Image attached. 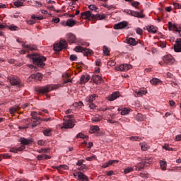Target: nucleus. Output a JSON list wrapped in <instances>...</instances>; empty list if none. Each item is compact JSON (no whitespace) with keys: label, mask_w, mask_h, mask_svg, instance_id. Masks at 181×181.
I'll return each instance as SVG.
<instances>
[{"label":"nucleus","mask_w":181,"mask_h":181,"mask_svg":"<svg viewBox=\"0 0 181 181\" xmlns=\"http://www.w3.org/2000/svg\"><path fill=\"white\" fill-rule=\"evenodd\" d=\"M28 57H30V59H32L34 64H37V66H40V67L45 66V63L43 62H46L45 57L40 56L39 54H28Z\"/></svg>","instance_id":"f257e3e1"},{"label":"nucleus","mask_w":181,"mask_h":181,"mask_svg":"<svg viewBox=\"0 0 181 181\" xmlns=\"http://www.w3.org/2000/svg\"><path fill=\"white\" fill-rule=\"evenodd\" d=\"M8 81L11 86H18V87H23V84L21 83V79L18 76H8Z\"/></svg>","instance_id":"f03ea898"},{"label":"nucleus","mask_w":181,"mask_h":181,"mask_svg":"<svg viewBox=\"0 0 181 181\" xmlns=\"http://www.w3.org/2000/svg\"><path fill=\"white\" fill-rule=\"evenodd\" d=\"M66 47H67V42L64 40H61L59 43L54 45V50L55 52H60L63 49H66Z\"/></svg>","instance_id":"7ed1b4c3"},{"label":"nucleus","mask_w":181,"mask_h":181,"mask_svg":"<svg viewBox=\"0 0 181 181\" xmlns=\"http://www.w3.org/2000/svg\"><path fill=\"white\" fill-rule=\"evenodd\" d=\"M131 69H132V66L127 64L115 67V70H117V71H128V70H131Z\"/></svg>","instance_id":"20e7f679"},{"label":"nucleus","mask_w":181,"mask_h":181,"mask_svg":"<svg viewBox=\"0 0 181 181\" xmlns=\"http://www.w3.org/2000/svg\"><path fill=\"white\" fill-rule=\"evenodd\" d=\"M163 60L165 64H169L170 66L175 63V59L172 55H165L163 57Z\"/></svg>","instance_id":"39448f33"},{"label":"nucleus","mask_w":181,"mask_h":181,"mask_svg":"<svg viewBox=\"0 0 181 181\" xmlns=\"http://www.w3.org/2000/svg\"><path fill=\"white\" fill-rule=\"evenodd\" d=\"M63 125L64 126L61 127L62 129H63L64 128L65 129H69L74 127V123H73V121H71V119H68V120H64Z\"/></svg>","instance_id":"423d86ee"},{"label":"nucleus","mask_w":181,"mask_h":181,"mask_svg":"<svg viewBox=\"0 0 181 181\" xmlns=\"http://www.w3.org/2000/svg\"><path fill=\"white\" fill-rule=\"evenodd\" d=\"M174 50L176 53L181 52V38H178L175 41V44L174 45Z\"/></svg>","instance_id":"0eeeda50"},{"label":"nucleus","mask_w":181,"mask_h":181,"mask_svg":"<svg viewBox=\"0 0 181 181\" xmlns=\"http://www.w3.org/2000/svg\"><path fill=\"white\" fill-rule=\"evenodd\" d=\"M145 166H148L146 161H141L135 165V170L141 172V170L144 169Z\"/></svg>","instance_id":"6e6552de"},{"label":"nucleus","mask_w":181,"mask_h":181,"mask_svg":"<svg viewBox=\"0 0 181 181\" xmlns=\"http://www.w3.org/2000/svg\"><path fill=\"white\" fill-rule=\"evenodd\" d=\"M127 26H128V23L127 21H122V22H120L117 24H115L114 25V28L115 29H125V28H127Z\"/></svg>","instance_id":"1a4fd4ad"},{"label":"nucleus","mask_w":181,"mask_h":181,"mask_svg":"<svg viewBox=\"0 0 181 181\" xmlns=\"http://www.w3.org/2000/svg\"><path fill=\"white\" fill-rule=\"evenodd\" d=\"M168 29L169 30H175V32H178L180 35V30H179V26L177 24H173L172 22H168Z\"/></svg>","instance_id":"9d476101"},{"label":"nucleus","mask_w":181,"mask_h":181,"mask_svg":"<svg viewBox=\"0 0 181 181\" xmlns=\"http://www.w3.org/2000/svg\"><path fill=\"white\" fill-rule=\"evenodd\" d=\"M92 80L95 84H100L103 83V77L98 75H93Z\"/></svg>","instance_id":"9b49d317"},{"label":"nucleus","mask_w":181,"mask_h":181,"mask_svg":"<svg viewBox=\"0 0 181 181\" xmlns=\"http://www.w3.org/2000/svg\"><path fill=\"white\" fill-rule=\"evenodd\" d=\"M31 18L33 20L28 21V25H35V21H42V19H43V16H32Z\"/></svg>","instance_id":"f8f14e48"},{"label":"nucleus","mask_w":181,"mask_h":181,"mask_svg":"<svg viewBox=\"0 0 181 181\" xmlns=\"http://www.w3.org/2000/svg\"><path fill=\"white\" fill-rule=\"evenodd\" d=\"M50 85H47L46 86L40 88L38 89V93H41L42 94H45L46 93H49L50 91Z\"/></svg>","instance_id":"ddd939ff"},{"label":"nucleus","mask_w":181,"mask_h":181,"mask_svg":"<svg viewBox=\"0 0 181 181\" xmlns=\"http://www.w3.org/2000/svg\"><path fill=\"white\" fill-rule=\"evenodd\" d=\"M119 97V92H115L107 97L108 101H114Z\"/></svg>","instance_id":"4468645a"},{"label":"nucleus","mask_w":181,"mask_h":181,"mask_svg":"<svg viewBox=\"0 0 181 181\" xmlns=\"http://www.w3.org/2000/svg\"><path fill=\"white\" fill-rule=\"evenodd\" d=\"M30 78H33V80H36V81H40L42 80V78H43V76L40 73L33 74L30 76Z\"/></svg>","instance_id":"2eb2a0df"},{"label":"nucleus","mask_w":181,"mask_h":181,"mask_svg":"<svg viewBox=\"0 0 181 181\" xmlns=\"http://www.w3.org/2000/svg\"><path fill=\"white\" fill-rule=\"evenodd\" d=\"M90 78V75H82L80 79V84H86Z\"/></svg>","instance_id":"dca6fc26"},{"label":"nucleus","mask_w":181,"mask_h":181,"mask_svg":"<svg viewBox=\"0 0 181 181\" xmlns=\"http://www.w3.org/2000/svg\"><path fill=\"white\" fill-rule=\"evenodd\" d=\"M67 39L69 43H76V41L77 40V38L74 35V34L69 33L67 35Z\"/></svg>","instance_id":"f3484780"},{"label":"nucleus","mask_w":181,"mask_h":181,"mask_svg":"<svg viewBox=\"0 0 181 181\" xmlns=\"http://www.w3.org/2000/svg\"><path fill=\"white\" fill-rule=\"evenodd\" d=\"M126 43L130 45L131 46H136V45H138V42H136V40H135V39L132 37L127 38L126 40Z\"/></svg>","instance_id":"a211bd4d"},{"label":"nucleus","mask_w":181,"mask_h":181,"mask_svg":"<svg viewBox=\"0 0 181 181\" xmlns=\"http://www.w3.org/2000/svg\"><path fill=\"white\" fill-rule=\"evenodd\" d=\"M81 15L82 16H86V19H88L89 18H94V17H93V15H94L93 11H87L86 12L81 13Z\"/></svg>","instance_id":"6ab92c4d"},{"label":"nucleus","mask_w":181,"mask_h":181,"mask_svg":"<svg viewBox=\"0 0 181 181\" xmlns=\"http://www.w3.org/2000/svg\"><path fill=\"white\" fill-rule=\"evenodd\" d=\"M93 18L95 19H98V21H103V19H105L107 18V15L101 13V14H94L93 15Z\"/></svg>","instance_id":"aec40b11"},{"label":"nucleus","mask_w":181,"mask_h":181,"mask_svg":"<svg viewBox=\"0 0 181 181\" xmlns=\"http://www.w3.org/2000/svg\"><path fill=\"white\" fill-rule=\"evenodd\" d=\"M76 23H77V21L73 19H68L66 22V26H69V28H73Z\"/></svg>","instance_id":"412c9836"},{"label":"nucleus","mask_w":181,"mask_h":181,"mask_svg":"<svg viewBox=\"0 0 181 181\" xmlns=\"http://www.w3.org/2000/svg\"><path fill=\"white\" fill-rule=\"evenodd\" d=\"M98 97V95L97 94H93L86 98L87 103H93L95 98Z\"/></svg>","instance_id":"4be33fe9"},{"label":"nucleus","mask_w":181,"mask_h":181,"mask_svg":"<svg viewBox=\"0 0 181 181\" xmlns=\"http://www.w3.org/2000/svg\"><path fill=\"white\" fill-rule=\"evenodd\" d=\"M139 145L141 146V151H148V149H150L151 148V146H149L146 142L139 143Z\"/></svg>","instance_id":"5701e85b"},{"label":"nucleus","mask_w":181,"mask_h":181,"mask_svg":"<svg viewBox=\"0 0 181 181\" xmlns=\"http://www.w3.org/2000/svg\"><path fill=\"white\" fill-rule=\"evenodd\" d=\"M78 177L81 180H86L88 181V177H87L86 175H84L83 173H78Z\"/></svg>","instance_id":"b1692460"},{"label":"nucleus","mask_w":181,"mask_h":181,"mask_svg":"<svg viewBox=\"0 0 181 181\" xmlns=\"http://www.w3.org/2000/svg\"><path fill=\"white\" fill-rule=\"evenodd\" d=\"M148 32H150V33H156L158 32V28H155L153 25H151L148 28H147Z\"/></svg>","instance_id":"393cba45"},{"label":"nucleus","mask_w":181,"mask_h":181,"mask_svg":"<svg viewBox=\"0 0 181 181\" xmlns=\"http://www.w3.org/2000/svg\"><path fill=\"white\" fill-rule=\"evenodd\" d=\"M93 50L87 48H83L82 53L84 56H90Z\"/></svg>","instance_id":"a878e982"},{"label":"nucleus","mask_w":181,"mask_h":181,"mask_svg":"<svg viewBox=\"0 0 181 181\" xmlns=\"http://www.w3.org/2000/svg\"><path fill=\"white\" fill-rule=\"evenodd\" d=\"M132 16H135L136 18H145V16L142 13L134 11L132 12Z\"/></svg>","instance_id":"bb28decb"},{"label":"nucleus","mask_w":181,"mask_h":181,"mask_svg":"<svg viewBox=\"0 0 181 181\" xmlns=\"http://www.w3.org/2000/svg\"><path fill=\"white\" fill-rule=\"evenodd\" d=\"M18 110H21V105H15L13 107L10 108L9 112L11 114H13L16 112V111H18Z\"/></svg>","instance_id":"cd10ccee"},{"label":"nucleus","mask_w":181,"mask_h":181,"mask_svg":"<svg viewBox=\"0 0 181 181\" xmlns=\"http://www.w3.org/2000/svg\"><path fill=\"white\" fill-rule=\"evenodd\" d=\"M22 46H23V49H28V50H30L31 52L33 50H36V47H33L31 45H26L24 42H23Z\"/></svg>","instance_id":"c85d7f7f"},{"label":"nucleus","mask_w":181,"mask_h":181,"mask_svg":"<svg viewBox=\"0 0 181 181\" xmlns=\"http://www.w3.org/2000/svg\"><path fill=\"white\" fill-rule=\"evenodd\" d=\"M20 142H21L22 145H29L30 142H32L30 140L25 139V138H21L20 140Z\"/></svg>","instance_id":"c756f323"},{"label":"nucleus","mask_w":181,"mask_h":181,"mask_svg":"<svg viewBox=\"0 0 181 181\" xmlns=\"http://www.w3.org/2000/svg\"><path fill=\"white\" fill-rule=\"evenodd\" d=\"M100 129L98 126H91L89 130L90 134H94V132H97Z\"/></svg>","instance_id":"7c9ffc66"},{"label":"nucleus","mask_w":181,"mask_h":181,"mask_svg":"<svg viewBox=\"0 0 181 181\" xmlns=\"http://www.w3.org/2000/svg\"><path fill=\"white\" fill-rule=\"evenodd\" d=\"M56 169L59 172H60L62 169H64L65 170H69V166L66 165H59L58 167H56Z\"/></svg>","instance_id":"2f4dec72"},{"label":"nucleus","mask_w":181,"mask_h":181,"mask_svg":"<svg viewBox=\"0 0 181 181\" xmlns=\"http://www.w3.org/2000/svg\"><path fill=\"white\" fill-rule=\"evenodd\" d=\"M148 92L146 91V89L140 90L139 91L136 92L139 97H142L143 95H145V94H146Z\"/></svg>","instance_id":"473e14b6"},{"label":"nucleus","mask_w":181,"mask_h":181,"mask_svg":"<svg viewBox=\"0 0 181 181\" xmlns=\"http://www.w3.org/2000/svg\"><path fill=\"white\" fill-rule=\"evenodd\" d=\"M136 119H137V121L142 122L144 119H145V116L141 113H138L136 117Z\"/></svg>","instance_id":"72a5a7b5"},{"label":"nucleus","mask_w":181,"mask_h":181,"mask_svg":"<svg viewBox=\"0 0 181 181\" xmlns=\"http://www.w3.org/2000/svg\"><path fill=\"white\" fill-rule=\"evenodd\" d=\"M76 138H81L82 139H87L88 141V136L85 135L83 133H79L76 135Z\"/></svg>","instance_id":"f704fd0d"},{"label":"nucleus","mask_w":181,"mask_h":181,"mask_svg":"<svg viewBox=\"0 0 181 181\" xmlns=\"http://www.w3.org/2000/svg\"><path fill=\"white\" fill-rule=\"evenodd\" d=\"M74 52H76L77 53H83V50H84V47L81 46H77L74 49Z\"/></svg>","instance_id":"c9c22d12"},{"label":"nucleus","mask_w":181,"mask_h":181,"mask_svg":"<svg viewBox=\"0 0 181 181\" xmlns=\"http://www.w3.org/2000/svg\"><path fill=\"white\" fill-rule=\"evenodd\" d=\"M160 165L162 170H166V166H167L166 161L160 160Z\"/></svg>","instance_id":"e433bc0d"},{"label":"nucleus","mask_w":181,"mask_h":181,"mask_svg":"<svg viewBox=\"0 0 181 181\" xmlns=\"http://www.w3.org/2000/svg\"><path fill=\"white\" fill-rule=\"evenodd\" d=\"M14 6H16V8H21V6H23V2L17 0L16 1H14Z\"/></svg>","instance_id":"4c0bfd02"},{"label":"nucleus","mask_w":181,"mask_h":181,"mask_svg":"<svg viewBox=\"0 0 181 181\" xmlns=\"http://www.w3.org/2000/svg\"><path fill=\"white\" fill-rule=\"evenodd\" d=\"M89 9L90 10V12H97V11H98V8H97V6H95V5H90L88 6Z\"/></svg>","instance_id":"58836bf2"},{"label":"nucleus","mask_w":181,"mask_h":181,"mask_svg":"<svg viewBox=\"0 0 181 181\" xmlns=\"http://www.w3.org/2000/svg\"><path fill=\"white\" fill-rule=\"evenodd\" d=\"M159 81H160L156 78H153L152 80L150 81L151 84H152L153 86H156V84H158V83H159Z\"/></svg>","instance_id":"ea45409f"},{"label":"nucleus","mask_w":181,"mask_h":181,"mask_svg":"<svg viewBox=\"0 0 181 181\" xmlns=\"http://www.w3.org/2000/svg\"><path fill=\"white\" fill-rule=\"evenodd\" d=\"M102 119H103V117L101 116L92 118L93 122H100V121H101Z\"/></svg>","instance_id":"a19ab883"},{"label":"nucleus","mask_w":181,"mask_h":181,"mask_svg":"<svg viewBox=\"0 0 181 181\" xmlns=\"http://www.w3.org/2000/svg\"><path fill=\"white\" fill-rule=\"evenodd\" d=\"M103 53L106 56H110V49H108V47H107V46L103 47Z\"/></svg>","instance_id":"79ce46f5"},{"label":"nucleus","mask_w":181,"mask_h":181,"mask_svg":"<svg viewBox=\"0 0 181 181\" xmlns=\"http://www.w3.org/2000/svg\"><path fill=\"white\" fill-rule=\"evenodd\" d=\"M132 170H134L133 168L128 167V168L124 169V173H125V175H127V173H129V172H132Z\"/></svg>","instance_id":"37998d69"},{"label":"nucleus","mask_w":181,"mask_h":181,"mask_svg":"<svg viewBox=\"0 0 181 181\" xmlns=\"http://www.w3.org/2000/svg\"><path fill=\"white\" fill-rule=\"evenodd\" d=\"M119 162V161L118 160H110L109 161H107L109 166L113 165V163H118Z\"/></svg>","instance_id":"c03bdc74"},{"label":"nucleus","mask_w":181,"mask_h":181,"mask_svg":"<svg viewBox=\"0 0 181 181\" xmlns=\"http://www.w3.org/2000/svg\"><path fill=\"white\" fill-rule=\"evenodd\" d=\"M59 87H60V86L59 85H53V86H51L50 85V91L53 90H57V88H59Z\"/></svg>","instance_id":"a18cd8bd"},{"label":"nucleus","mask_w":181,"mask_h":181,"mask_svg":"<svg viewBox=\"0 0 181 181\" xmlns=\"http://www.w3.org/2000/svg\"><path fill=\"white\" fill-rule=\"evenodd\" d=\"M51 132H52V130H50V129H45V130H44L43 134L46 136H49L50 135Z\"/></svg>","instance_id":"49530a36"},{"label":"nucleus","mask_w":181,"mask_h":181,"mask_svg":"<svg viewBox=\"0 0 181 181\" xmlns=\"http://www.w3.org/2000/svg\"><path fill=\"white\" fill-rule=\"evenodd\" d=\"M163 148L164 149H165V151H173V148L169 147V145L168 144H164V146H163Z\"/></svg>","instance_id":"de8ad7c7"},{"label":"nucleus","mask_w":181,"mask_h":181,"mask_svg":"<svg viewBox=\"0 0 181 181\" xmlns=\"http://www.w3.org/2000/svg\"><path fill=\"white\" fill-rule=\"evenodd\" d=\"M127 114H129V110L124 109L121 112V115H127Z\"/></svg>","instance_id":"09e8293b"},{"label":"nucleus","mask_w":181,"mask_h":181,"mask_svg":"<svg viewBox=\"0 0 181 181\" xmlns=\"http://www.w3.org/2000/svg\"><path fill=\"white\" fill-rule=\"evenodd\" d=\"M37 125H40V121H34L33 124L31 125L32 128H35V127H37Z\"/></svg>","instance_id":"8fccbe9b"},{"label":"nucleus","mask_w":181,"mask_h":181,"mask_svg":"<svg viewBox=\"0 0 181 181\" xmlns=\"http://www.w3.org/2000/svg\"><path fill=\"white\" fill-rule=\"evenodd\" d=\"M8 29H10V30H18L19 28L18 27H16V25H10L8 27Z\"/></svg>","instance_id":"3c124183"},{"label":"nucleus","mask_w":181,"mask_h":181,"mask_svg":"<svg viewBox=\"0 0 181 181\" xmlns=\"http://www.w3.org/2000/svg\"><path fill=\"white\" fill-rule=\"evenodd\" d=\"M84 105H83V102L79 101L78 103H74V107H81Z\"/></svg>","instance_id":"603ef678"},{"label":"nucleus","mask_w":181,"mask_h":181,"mask_svg":"<svg viewBox=\"0 0 181 181\" xmlns=\"http://www.w3.org/2000/svg\"><path fill=\"white\" fill-rule=\"evenodd\" d=\"M69 59L71 62H75V60H77V56L76 54H71Z\"/></svg>","instance_id":"864d4df0"},{"label":"nucleus","mask_w":181,"mask_h":181,"mask_svg":"<svg viewBox=\"0 0 181 181\" xmlns=\"http://www.w3.org/2000/svg\"><path fill=\"white\" fill-rule=\"evenodd\" d=\"M9 152H13L14 153H18V148L16 147H13L9 150Z\"/></svg>","instance_id":"5fc2aeb1"},{"label":"nucleus","mask_w":181,"mask_h":181,"mask_svg":"<svg viewBox=\"0 0 181 181\" xmlns=\"http://www.w3.org/2000/svg\"><path fill=\"white\" fill-rule=\"evenodd\" d=\"M47 148H41L40 150H38V152L39 153H47Z\"/></svg>","instance_id":"6e6d98bb"},{"label":"nucleus","mask_w":181,"mask_h":181,"mask_svg":"<svg viewBox=\"0 0 181 181\" xmlns=\"http://www.w3.org/2000/svg\"><path fill=\"white\" fill-rule=\"evenodd\" d=\"M130 141H139V137L138 136H131L129 137Z\"/></svg>","instance_id":"4d7b16f0"},{"label":"nucleus","mask_w":181,"mask_h":181,"mask_svg":"<svg viewBox=\"0 0 181 181\" xmlns=\"http://www.w3.org/2000/svg\"><path fill=\"white\" fill-rule=\"evenodd\" d=\"M93 159H95V156H92L90 157H87L86 158V160H89L90 162H91V160H93Z\"/></svg>","instance_id":"13d9d810"},{"label":"nucleus","mask_w":181,"mask_h":181,"mask_svg":"<svg viewBox=\"0 0 181 181\" xmlns=\"http://www.w3.org/2000/svg\"><path fill=\"white\" fill-rule=\"evenodd\" d=\"M136 32L137 35H142L144 31L141 28H137Z\"/></svg>","instance_id":"bf43d9fd"},{"label":"nucleus","mask_w":181,"mask_h":181,"mask_svg":"<svg viewBox=\"0 0 181 181\" xmlns=\"http://www.w3.org/2000/svg\"><path fill=\"white\" fill-rule=\"evenodd\" d=\"M173 6L175 8H177L178 9H181V5L179 3H173Z\"/></svg>","instance_id":"052dcab7"},{"label":"nucleus","mask_w":181,"mask_h":181,"mask_svg":"<svg viewBox=\"0 0 181 181\" xmlns=\"http://www.w3.org/2000/svg\"><path fill=\"white\" fill-rule=\"evenodd\" d=\"M132 6H134V8H136V6H139V2L138 1H134L132 3Z\"/></svg>","instance_id":"680f3d73"},{"label":"nucleus","mask_w":181,"mask_h":181,"mask_svg":"<svg viewBox=\"0 0 181 181\" xmlns=\"http://www.w3.org/2000/svg\"><path fill=\"white\" fill-rule=\"evenodd\" d=\"M52 22H54V23H59L60 22V18H56L52 20Z\"/></svg>","instance_id":"e2e57ef3"},{"label":"nucleus","mask_w":181,"mask_h":181,"mask_svg":"<svg viewBox=\"0 0 181 181\" xmlns=\"http://www.w3.org/2000/svg\"><path fill=\"white\" fill-rule=\"evenodd\" d=\"M23 149H25V146H23V144L20 147L17 148V151H18L19 152L23 151Z\"/></svg>","instance_id":"0e129e2a"},{"label":"nucleus","mask_w":181,"mask_h":181,"mask_svg":"<svg viewBox=\"0 0 181 181\" xmlns=\"http://www.w3.org/2000/svg\"><path fill=\"white\" fill-rule=\"evenodd\" d=\"M89 107H90V110H94L95 108V107H97V106H95V105H94V103H90Z\"/></svg>","instance_id":"69168bd1"},{"label":"nucleus","mask_w":181,"mask_h":181,"mask_svg":"<svg viewBox=\"0 0 181 181\" xmlns=\"http://www.w3.org/2000/svg\"><path fill=\"white\" fill-rule=\"evenodd\" d=\"M140 177H148V174H146L145 173H140Z\"/></svg>","instance_id":"338daca9"},{"label":"nucleus","mask_w":181,"mask_h":181,"mask_svg":"<svg viewBox=\"0 0 181 181\" xmlns=\"http://www.w3.org/2000/svg\"><path fill=\"white\" fill-rule=\"evenodd\" d=\"M175 141H181V134L176 136Z\"/></svg>","instance_id":"774afa93"}]
</instances>
